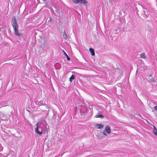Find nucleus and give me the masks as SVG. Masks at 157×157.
<instances>
[{
  "mask_svg": "<svg viewBox=\"0 0 157 157\" xmlns=\"http://www.w3.org/2000/svg\"><path fill=\"white\" fill-rule=\"evenodd\" d=\"M107 134H107V133L106 132H105V131H103V135L104 136H107Z\"/></svg>",
  "mask_w": 157,
  "mask_h": 157,
  "instance_id": "15",
  "label": "nucleus"
},
{
  "mask_svg": "<svg viewBox=\"0 0 157 157\" xmlns=\"http://www.w3.org/2000/svg\"><path fill=\"white\" fill-rule=\"evenodd\" d=\"M104 131H105V132H106L108 134H110L111 132L110 128L108 126H106L105 127Z\"/></svg>",
  "mask_w": 157,
  "mask_h": 157,
  "instance_id": "4",
  "label": "nucleus"
},
{
  "mask_svg": "<svg viewBox=\"0 0 157 157\" xmlns=\"http://www.w3.org/2000/svg\"><path fill=\"white\" fill-rule=\"evenodd\" d=\"M155 109L157 110V106L155 107Z\"/></svg>",
  "mask_w": 157,
  "mask_h": 157,
  "instance_id": "17",
  "label": "nucleus"
},
{
  "mask_svg": "<svg viewBox=\"0 0 157 157\" xmlns=\"http://www.w3.org/2000/svg\"><path fill=\"white\" fill-rule=\"evenodd\" d=\"M49 21H50V20H51V18H50V19H49Z\"/></svg>",
  "mask_w": 157,
  "mask_h": 157,
  "instance_id": "19",
  "label": "nucleus"
},
{
  "mask_svg": "<svg viewBox=\"0 0 157 157\" xmlns=\"http://www.w3.org/2000/svg\"><path fill=\"white\" fill-rule=\"evenodd\" d=\"M36 127L35 128V131L36 132L37 134H38L39 135L41 136L43 134V132H42L39 131L38 130V124H36Z\"/></svg>",
  "mask_w": 157,
  "mask_h": 157,
  "instance_id": "3",
  "label": "nucleus"
},
{
  "mask_svg": "<svg viewBox=\"0 0 157 157\" xmlns=\"http://www.w3.org/2000/svg\"><path fill=\"white\" fill-rule=\"evenodd\" d=\"M74 3L77 4L78 3V0H71Z\"/></svg>",
  "mask_w": 157,
  "mask_h": 157,
  "instance_id": "14",
  "label": "nucleus"
},
{
  "mask_svg": "<svg viewBox=\"0 0 157 157\" xmlns=\"http://www.w3.org/2000/svg\"><path fill=\"white\" fill-rule=\"evenodd\" d=\"M94 126L97 129H101L103 127L104 125L102 124H97L95 125Z\"/></svg>",
  "mask_w": 157,
  "mask_h": 157,
  "instance_id": "5",
  "label": "nucleus"
},
{
  "mask_svg": "<svg viewBox=\"0 0 157 157\" xmlns=\"http://www.w3.org/2000/svg\"><path fill=\"white\" fill-rule=\"evenodd\" d=\"M49 21H50V20H51V18H50V19H49Z\"/></svg>",
  "mask_w": 157,
  "mask_h": 157,
  "instance_id": "18",
  "label": "nucleus"
},
{
  "mask_svg": "<svg viewBox=\"0 0 157 157\" xmlns=\"http://www.w3.org/2000/svg\"><path fill=\"white\" fill-rule=\"evenodd\" d=\"M89 50L91 54V55L93 56H94L95 55L94 49L92 48H90L89 49Z\"/></svg>",
  "mask_w": 157,
  "mask_h": 157,
  "instance_id": "8",
  "label": "nucleus"
},
{
  "mask_svg": "<svg viewBox=\"0 0 157 157\" xmlns=\"http://www.w3.org/2000/svg\"><path fill=\"white\" fill-rule=\"evenodd\" d=\"M46 128H47V125H46Z\"/></svg>",
  "mask_w": 157,
  "mask_h": 157,
  "instance_id": "20",
  "label": "nucleus"
},
{
  "mask_svg": "<svg viewBox=\"0 0 157 157\" xmlns=\"http://www.w3.org/2000/svg\"><path fill=\"white\" fill-rule=\"evenodd\" d=\"M75 79V76L72 75L70 78V81L71 82H72L73 80Z\"/></svg>",
  "mask_w": 157,
  "mask_h": 157,
  "instance_id": "11",
  "label": "nucleus"
},
{
  "mask_svg": "<svg viewBox=\"0 0 157 157\" xmlns=\"http://www.w3.org/2000/svg\"><path fill=\"white\" fill-rule=\"evenodd\" d=\"M96 117L102 118L103 117L102 115L98 114L96 115Z\"/></svg>",
  "mask_w": 157,
  "mask_h": 157,
  "instance_id": "13",
  "label": "nucleus"
},
{
  "mask_svg": "<svg viewBox=\"0 0 157 157\" xmlns=\"http://www.w3.org/2000/svg\"><path fill=\"white\" fill-rule=\"evenodd\" d=\"M140 57L141 58L145 59L147 58L145 54L144 53H142L140 54Z\"/></svg>",
  "mask_w": 157,
  "mask_h": 157,
  "instance_id": "9",
  "label": "nucleus"
},
{
  "mask_svg": "<svg viewBox=\"0 0 157 157\" xmlns=\"http://www.w3.org/2000/svg\"><path fill=\"white\" fill-rule=\"evenodd\" d=\"M63 37L65 39H66L67 38V35L65 32L63 34Z\"/></svg>",
  "mask_w": 157,
  "mask_h": 157,
  "instance_id": "12",
  "label": "nucleus"
},
{
  "mask_svg": "<svg viewBox=\"0 0 157 157\" xmlns=\"http://www.w3.org/2000/svg\"><path fill=\"white\" fill-rule=\"evenodd\" d=\"M99 139H103L105 138V136H99L98 137Z\"/></svg>",
  "mask_w": 157,
  "mask_h": 157,
  "instance_id": "16",
  "label": "nucleus"
},
{
  "mask_svg": "<svg viewBox=\"0 0 157 157\" xmlns=\"http://www.w3.org/2000/svg\"><path fill=\"white\" fill-rule=\"evenodd\" d=\"M63 53L64 54V55L66 56V57H67V60H70V58H69V57H68V55H67V54L64 51V50H63Z\"/></svg>",
  "mask_w": 157,
  "mask_h": 157,
  "instance_id": "10",
  "label": "nucleus"
},
{
  "mask_svg": "<svg viewBox=\"0 0 157 157\" xmlns=\"http://www.w3.org/2000/svg\"><path fill=\"white\" fill-rule=\"evenodd\" d=\"M153 126L154 128L152 132L155 135L157 136V129L154 125H153Z\"/></svg>",
  "mask_w": 157,
  "mask_h": 157,
  "instance_id": "6",
  "label": "nucleus"
},
{
  "mask_svg": "<svg viewBox=\"0 0 157 157\" xmlns=\"http://www.w3.org/2000/svg\"><path fill=\"white\" fill-rule=\"evenodd\" d=\"M11 24L13 28H18V25L17 22V20L15 17H13L12 20Z\"/></svg>",
  "mask_w": 157,
  "mask_h": 157,
  "instance_id": "1",
  "label": "nucleus"
},
{
  "mask_svg": "<svg viewBox=\"0 0 157 157\" xmlns=\"http://www.w3.org/2000/svg\"><path fill=\"white\" fill-rule=\"evenodd\" d=\"M78 3L80 4H87V1L86 0H78Z\"/></svg>",
  "mask_w": 157,
  "mask_h": 157,
  "instance_id": "7",
  "label": "nucleus"
},
{
  "mask_svg": "<svg viewBox=\"0 0 157 157\" xmlns=\"http://www.w3.org/2000/svg\"><path fill=\"white\" fill-rule=\"evenodd\" d=\"M14 33L16 36H21V34L19 33L18 31V28H13Z\"/></svg>",
  "mask_w": 157,
  "mask_h": 157,
  "instance_id": "2",
  "label": "nucleus"
}]
</instances>
